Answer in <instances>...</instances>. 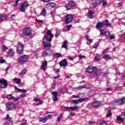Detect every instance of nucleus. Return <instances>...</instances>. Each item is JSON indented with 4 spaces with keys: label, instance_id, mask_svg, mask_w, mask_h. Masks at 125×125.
Wrapping results in <instances>:
<instances>
[{
    "label": "nucleus",
    "instance_id": "obj_49",
    "mask_svg": "<svg viewBox=\"0 0 125 125\" xmlns=\"http://www.w3.org/2000/svg\"><path fill=\"white\" fill-rule=\"evenodd\" d=\"M78 109H80V107H78L77 106L73 107V111H77Z\"/></svg>",
    "mask_w": 125,
    "mask_h": 125
},
{
    "label": "nucleus",
    "instance_id": "obj_41",
    "mask_svg": "<svg viewBox=\"0 0 125 125\" xmlns=\"http://www.w3.org/2000/svg\"><path fill=\"white\" fill-rule=\"evenodd\" d=\"M66 29H67L68 31H70L71 28H72V25L70 24V25H67L66 26Z\"/></svg>",
    "mask_w": 125,
    "mask_h": 125
},
{
    "label": "nucleus",
    "instance_id": "obj_53",
    "mask_svg": "<svg viewBox=\"0 0 125 125\" xmlns=\"http://www.w3.org/2000/svg\"><path fill=\"white\" fill-rule=\"evenodd\" d=\"M67 59H69V60H71V61H73V60H74V58L71 57L70 56L67 57Z\"/></svg>",
    "mask_w": 125,
    "mask_h": 125
},
{
    "label": "nucleus",
    "instance_id": "obj_24",
    "mask_svg": "<svg viewBox=\"0 0 125 125\" xmlns=\"http://www.w3.org/2000/svg\"><path fill=\"white\" fill-rule=\"evenodd\" d=\"M93 12L92 11H89L87 14V17L90 18V19H92L93 18Z\"/></svg>",
    "mask_w": 125,
    "mask_h": 125
},
{
    "label": "nucleus",
    "instance_id": "obj_38",
    "mask_svg": "<svg viewBox=\"0 0 125 125\" xmlns=\"http://www.w3.org/2000/svg\"><path fill=\"white\" fill-rule=\"evenodd\" d=\"M100 32H101V36H104L105 35V30H104V29H101Z\"/></svg>",
    "mask_w": 125,
    "mask_h": 125
},
{
    "label": "nucleus",
    "instance_id": "obj_35",
    "mask_svg": "<svg viewBox=\"0 0 125 125\" xmlns=\"http://www.w3.org/2000/svg\"><path fill=\"white\" fill-rule=\"evenodd\" d=\"M83 88H85V85H83V86H79L75 88V89H83Z\"/></svg>",
    "mask_w": 125,
    "mask_h": 125
},
{
    "label": "nucleus",
    "instance_id": "obj_17",
    "mask_svg": "<svg viewBox=\"0 0 125 125\" xmlns=\"http://www.w3.org/2000/svg\"><path fill=\"white\" fill-rule=\"evenodd\" d=\"M7 98L8 99H12V100H14L15 101H18L19 99H20V97H18L17 98H15L12 96V95H8L7 96Z\"/></svg>",
    "mask_w": 125,
    "mask_h": 125
},
{
    "label": "nucleus",
    "instance_id": "obj_56",
    "mask_svg": "<svg viewBox=\"0 0 125 125\" xmlns=\"http://www.w3.org/2000/svg\"><path fill=\"white\" fill-rule=\"evenodd\" d=\"M43 2H49L51 0H41Z\"/></svg>",
    "mask_w": 125,
    "mask_h": 125
},
{
    "label": "nucleus",
    "instance_id": "obj_64",
    "mask_svg": "<svg viewBox=\"0 0 125 125\" xmlns=\"http://www.w3.org/2000/svg\"><path fill=\"white\" fill-rule=\"evenodd\" d=\"M83 58H84L83 56H79V59H83Z\"/></svg>",
    "mask_w": 125,
    "mask_h": 125
},
{
    "label": "nucleus",
    "instance_id": "obj_52",
    "mask_svg": "<svg viewBox=\"0 0 125 125\" xmlns=\"http://www.w3.org/2000/svg\"><path fill=\"white\" fill-rule=\"evenodd\" d=\"M36 21L38 22L39 23H42V22H43V21L41 20L36 19Z\"/></svg>",
    "mask_w": 125,
    "mask_h": 125
},
{
    "label": "nucleus",
    "instance_id": "obj_45",
    "mask_svg": "<svg viewBox=\"0 0 125 125\" xmlns=\"http://www.w3.org/2000/svg\"><path fill=\"white\" fill-rule=\"evenodd\" d=\"M95 2H96L98 4V3H101L102 2V0H95Z\"/></svg>",
    "mask_w": 125,
    "mask_h": 125
},
{
    "label": "nucleus",
    "instance_id": "obj_51",
    "mask_svg": "<svg viewBox=\"0 0 125 125\" xmlns=\"http://www.w3.org/2000/svg\"><path fill=\"white\" fill-rule=\"evenodd\" d=\"M92 6H93V7H96V6H97V4L96 2H94L93 3Z\"/></svg>",
    "mask_w": 125,
    "mask_h": 125
},
{
    "label": "nucleus",
    "instance_id": "obj_15",
    "mask_svg": "<svg viewBox=\"0 0 125 125\" xmlns=\"http://www.w3.org/2000/svg\"><path fill=\"white\" fill-rule=\"evenodd\" d=\"M101 105H102V104L99 101H95L92 103V106L95 107L96 108L100 107Z\"/></svg>",
    "mask_w": 125,
    "mask_h": 125
},
{
    "label": "nucleus",
    "instance_id": "obj_50",
    "mask_svg": "<svg viewBox=\"0 0 125 125\" xmlns=\"http://www.w3.org/2000/svg\"><path fill=\"white\" fill-rule=\"evenodd\" d=\"M63 117V114H61L60 117H59L58 118H57V121L58 122H59V121H60V120H61V118H62Z\"/></svg>",
    "mask_w": 125,
    "mask_h": 125
},
{
    "label": "nucleus",
    "instance_id": "obj_13",
    "mask_svg": "<svg viewBox=\"0 0 125 125\" xmlns=\"http://www.w3.org/2000/svg\"><path fill=\"white\" fill-rule=\"evenodd\" d=\"M47 31V35L45 36L44 37H47V38H49L50 36V41H52V38H54V35L51 33V31L50 30L46 29Z\"/></svg>",
    "mask_w": 125,
    "mask_h": 125
},
{
    "label": "nucleus",
    "instance_id": "obj_33",
    "mask_svg": "<svg viewBox=\"0 0 125 125\" xmlns=\"http://www.w3.org/2000/svg\"><path fill=\"white\" fill-rule=\"evenodd\" d=\"M14 88L15 89H17L18 91H21L22 92H27V90H26L25 89H21L17 88V87L16 86H15Z\"/></svg>",
    "mask_w": 125,
    "mask_h": 125
},
{
    "label": "nucleus",
    "instance_id": "obj_23",
    "mask_svg": "<svg viewBox=\"0 0 125 125\" xmlns=\"http://www.w3.org/2000/svg\"><path fill=\"white\" fill-rule=\"evenodd\" d=\"M103 26H104V25L103 24V22L100 21L99 23H97L96 28L98 30H100V28H102V27H103Z\"/></svg>",
    "mask_w": 125,
    "mask_h": 125
},
{
    "label": "nucleus",
    "instance_id": "obj_54",
    "mask_svg": "<svg viewBox=\"0 0 125 125\" xmlns=\"http://www.w3.org/2000/svg\"><path fill=\"white\" fill-rule=\"evenodd\" d=\"M109 38L110 40H114V39H115V36L113 35H110Z\"/></svg>",
    "mask_w": 125,
    "mask_h": 125
},
{
    "label": "nucleus",
    "instance_id": "obj_40",
    "mask_svg": "<svg viewBox=\"0 0 125 125\" xmlns=\"http://www.w3.org/2000/svg\"><path fill=\"white\" fill-rule=\"evenodd\" d=\"M104 35H105V37H106V38H110V32H105V33L104 34Z\"/></svg>",
    "mask_w": 125,
    "mask_h": 125
},
{
    "label": "nucleus",
    "instance_id": "obj_34",
    "mask_svg": "<svg viewBox=\"0 0 125 125\" xmlns=\"http://www.w3.org/2000/svg\"><path fill=\"white\" fill-rule=\"evenodd\" d=\"M111 116H112V112H111V110H108L107 111V114L106 115V117H107V118H110Z\"/></svg>",
    "mask_w": 125,
    "mask_h": 125
},
{
    "label": "nucleus",
    "instance_id": "obj_11",
    "mask_svg": "<svg viewBox=\"0 0 125 125\" xmlns=\"http://www.w3.org/2000/svg\"><path fill=\"white\" fill-rule=\"evenodd\" d=\"M0 83H1V88H6L8 84L7 81L4 79L0 80Z\"/></svg>",
    "mask_w": 125,
    "mask_h": 125
},
{
    "label": "nucleus",
    "instance_id": "obj_36",
    "mask_svg": "<svg viewBox=\"0 0 125 125\" xmlns=\"http://www.w3.org/2000/svg\"><path fill=\"white\" fill-rule=\"evenodd\" d=\"M85 38L86 40H87V41L88 42H90V43H91L92 42V39H89L88 38V36H87V35L85 36Z\"/></svg>",
    "mask_w": 125,
    "mask_h": 125
},
{
    "label": "nucleus",
    "instance_id": "obj_44",
    "mask_svg": "<svg viewBox=\"0 0 125 125\" xmlns=\"http://www.w3.org/2000/svg\"><path fill=\"white\" fill-rule=\"evenodd\" d=\"M50 14L52 17L54 16V15H55L56 14V12L55 11H52V12H51Z\"/></svg>",
    "mask_w": 125,
    "mask_h": 125
},
{
    "label": "nucleus",
    "instance_id": "obj_27",
    "mask_svg": "<svg viewBox=\"0 0 125 125\" xmlns=\"http://www.w3.org/2000/svg\"><path fill=\"white\" fill-rule=\"evenodd\" d=\"M40 15L44 17L46 16V10H45V9L43 8L42 10Z\"/></svg>",
    "mask_w": 125,
    "mask_h": 125
},
{
    "label": "nucleus",
    "instance_id": "obj_28",
    "mask_svg": "<svg viewBox=\"0 0 125 125\" xmlns=\"http://www.w3.org/2000/svg\"><path fill=\"white\" fill-rule=\"evenodd\" d=\"M112 58L111 57H110V55L107 54V55H105L103 57V59H104L105 60H110Z\"/></svg>",
    "mask_w": 125,
    "mask_h": 125
},
{
    "label": "nucleus",
    "instance_id": "obj_12",
    "mask_svg": "<svg viewBox=\"0 0 125 125\" xmlns=\"http://www.w3.org/2000/svg\"><path fill=\"white\" fill-rule=\"evenodd\" d=\"M96 70V67L92 66H89L86 69V72L87 73H94L95 72V70Z\"/></svg>",
    "mask_w": 125,
    "mask_h": 125
},
{
    "label": "nucleus",
    "instance_id": "obj_22",
    "mask_svg": "<svg viewBox=\"0 0 125 125\" xmlns=\"http://www.w3.org/2000/svg\"><path fill=\"white\" fill-rule=\"evenodd\" d=\"M103 24H104V26H106V27H112V24L109 22V21L108 20H105L103 22Z\"/></svg>",
    "mask_w": 125,
    "mask_h": 125
},
{
    "label": "nucleus",
    "instance_id": "obj_39",
    "mask_svg": "<svg viewBox=\"0 0 125 125\" xmlns=\"http://www.w3.org/2000/svg\"><path fill=\"white\" fill-rule=\"evenodd\" d=\"M55 55L57 58H59L62 56V54L59 53H56Z\"/></svg>",
    "mask_w": 125,
    "mask_h": 125
},
{
    "label": "nucleus",
    "instance_id": "obj_6",
    "mask_svg": "<svg viewBox=\"0 0 125 125\" xmlns=\"http://www.w3.org/2000/svg\"><path fill=\"white\" fill-rule=\"evenodd\" d=\"M53 52V51L51 49H48L46 50L45 51L42 53V57H46V56H50V55L52 54Z\"/></svg>",
    "mask_w": 125,
    "mask_h": 125
},
{
    "label": "nucleus",
    "instance_id": "obj_58",
    "mask_svg": "<svg viewBox=\"0 0 125 125\" xmlns=\"http://www.w3.org/2000/svg\"><path fill=\"white\" fill-rule=\"evenodd\" d=\"M4 62H5V60H3V59H1L0 60V63H4Z\"/></svg>",
    "mask_w": 125,
    "mask_h": 125
},
{
    "label": "nucleus",
    "instance_id": "obj_61",
    "mask_svg": "<svg viewBox=\"0 0 125 125\" xmlns=\"http://www.w3.org/2000/svg\"><path fill=\"white\" fill-rule=\"evenodd\" d=\"M9 69H10V67L8 66V67L5 69V71L6 72H7V71H8V70H9Z\"/></svg>",
    "mask_w": 125,
    "mask_h": 125
},
{
    "label": "nucleus",
    "instance_id": "obj_48",
    "mask_svg": "<svg viewBox=\"0 0 125 125\" xmlns=\"http://www.w3.org/2000/svg\"><path fill=\"white\" fill-rule=\"evenodd\" d=\"M108 125V123H107L106 122V121H103V122L101 123V125Z\"/></svg>",
    "mask_w": 125,
    "mask_h": 125
},
{
    "label": "nucleus",
    "instance_id": "obj_21",
    "mask_svg": "<svg viewBox=\"0 0 125 125\" xmlns=\"http://www.w3.org/2000/svg\"><path fill=\"white\" fill-rule=\"evenodd\" d=\"M7 17L6 15L4 14H0V22H2L6 20Z\"/></svg>",
    "mask_w": 125,
    "mask_h": 125
},
{
    "label": "nucleus",
    "instance_id": "obj_57",
    "mask_svg": "<svg viewBox=\"0 0 125 125\" xmlns=\"http://www.w3.org/2000/svg\"><path fill=\"white\" fill-rule=\"evenodd\" d=\"M73 98H80V96L79 95H73Z\"/></svg>",
    "mask_w": 125,
    "mask_h": 125
},
{
    "label": "nucleus",
    "instance_id": "obj_9",
    "mask_svg": "<svg viewBox=\"0 0 125 125\" xmlns=\"http://www.w3.org/2000/svg\"><path fill=\"white\" fill-rule=\"evenodd\" d=\"M28 6H29V3L25 1L22 3L20 9L21 12H25L26 9L28 8Z\"/></svg>",
    "mask_w": 125,
    "mask_h": 125
},
{
    "label": "nucleus",
    "instance_id": "obj_26",
    "mask_svg": "<svg viewBox=\"0 0 125 125\" xmlns=\"http://www.w3.org/2000/svg\"><path fill=\"white\" fill-rule=\"evenodd\" d=\"M13 82H16V83L17 84H20V83H21V79L15 78L13 79Z\"/></svg>",
    "mask_w": 125,
    "mask_h": 125
},
{
    "label": "nucleus",
    "instance_id": "obj_59",
    "mask_svg": "<svg viewBox=\"0 0 125 125\" xmlns=\"http://www.w3.org/2000/svg\"><path fill=\"white\" fill-rule=\"evenodd\" d=\"M94 48H97L98 47V44H96L93 46Z\"/></svg>",
    "mask_w": 125,
    "mask_h": 125
},
{
    "label": "nucleus",
    "instance_id": "obj_60",
    "mask_svg": "<svg viewBox=\"0 0 125 125\" xmlns=\"http://www.w3.org/2000/svg\"><path fill=\"white\" fill-rule=\"evenodd\" d=\"M2 47H3V48H4V50H6V49H8V48L7 47H6V46L4 45H3L2 46Z\"/></svg>",
    "mask_w": 125,
    "mask_h": 125
},
{
    "label": "nucleus",
    "instance_id": "obj_32",
    "mask_svg": "<svg viewBox=\"0 0 125 125\" xmlns=\"http://www.w3.org/2000/svg\"><path fill=\"white\" fill-rule=\"evenodd\" d=\"M47 119H46V118L45 117V118H40V119H39V122H40V123H46V121H47Z\"/></svg>",
    "mask_w": 125,
    "mask_h": 125
},
{
    "label": "nucleus",
    "instance_id": "obj_10",
    "mask_svg": "<svg viewBox=\"0 0 125 125\" xmlns=\"http://www.w3.org/2000/svg\"><path fill=\"white\" fill-rule=\"evenodd\" d=\"M125 103V97H122L118 101H116L114 104L115 105H123Z\"/></svg>",
    "mask_w": 125,
    "mask_h": 125
},
{
    "label": "nucleus",
    "instance_id": "obj_37",
    "mask_svg": "<svg viewBox=\"0 0 125 125\" xmlns=\"http://www.w3.org/2000/svg\"><path fill=\"white\" fill-rule=\"evenodd\" d=\"M6 121H8V122H11V118L9 117V115L7 114L6 115V117L5 118Z\"/></svg>",
    "mask_w": 125,
    "mask_h": 125
},
{
    "label": "nucleus",
    "instance_id": "obj_18",
    "mask_svg": "<svg viewBox=\"0 0 125 125\" xmlns=\"http://www.w3.org/2000/svg\"><path fill=\"white\" fill-rule=\"evenodd\" d=\"M93 74L97 78H98L100 77V76H101V74H102V72L100 70L96 68V70H95V71H94Z\"/></svg>",
    "mask_w": 125,
    "mask_h": 125
},
{
    "label": "nucleus",
    "instance_id": "obj_46",
    "mask_svg": "<svg viewBox=\"0 0 125 125\" xmlns=\"http://www.w3.org/2000/svg\"><path fill=\"white\" fill-rule=\"evenodd\" d=\"M60 35V31H57L56 35L55 36V38H57Z\"/></svg>",
    "mask_w": 125,
    "mask_h": 125
},
{
    "label": "nucleus",
    "instance_id": "obj_5",
    "mask_svg": "<svg viewBox=\"0 0 125 125\" xmlns=\"http://www.w3.org/2000/svg\"><path fill=\"white\" fill-rule=\"evenodd\" d=\"M75 6V2L71 1L69 2L68 3L65 4L64 7L66 8V10H71L72 7Z\"/></svg>",
    "mask_w": 125,
    "mask_h": 125
},
{
    "label": "nucleus",
    "instance_id": "obj_30",
    "mask_svg": "<svg viewBox=\"0 0 125 125\" xmlns=\"http://www.w3.org/2000/svg\"><path fill=\"white\" fill-rule=\"evenodd\" d=\"M62 47L63 48H67V47H68V42L65 41L63 42V44L62 46Z\"/></svg>",
    "mask_w": 125,
    "mask_h": 125
},
{
    "label": "nucleus",
    "instance_id": "obj_29",
    "mask_svg": "<svg viewBox=\"0 0 125 125\" xmlns=\"http://www.w3.org/2000/svg\"><path fill=\"white\" fill-rule=\"evenodd\" d=\"M53 6H54V3H49L46 4V8H49V7L52 8Z\"/></svg>",
    "mask_w": 125,
    "mask_h": 125
},
{
    "label": "nucleus",
    "instance_id": "obj_43",
    "mask_svg": "<svg viewBox=\"0 0 125 125\" xmlns=\"http://www.w3.org/2000/svg\"><path fill=\"white\" fill-rule=\"evenodd\" d=\"M27 72V70L26 69H24L21 73V75H25L26 74V72Z\"/></svg>",
    "mask_w": 125,
    "mask_h": 125
},
{
    "label": "nucleus",
    "instance_id": "obj_16",
    "mask_svg": "<svg viewBox=\"0 0 125 125\" xmlns=\"http://www.w3.org/2000/svg\"><path fill=\"white\" fill-rule=\"evenodd\" d=\"M59 64L60 67H66V66H68V62H67V60L66 59L62 60Z\"/></svg>",
    "mask_w": 125,
    "mask_h": 125
},
{
    "label": "nucleus",
    "instance_id": "obj_3",
    "mask_svg": "<svg viewBox=\"0 0 125 125\" xmlns=\"http://www.w3.org/2000/svg\"><path fill=\"white\" fill-rule=\"evenodd\" d=\"M6 110L7 111H13L16 109V106L15 104L11 102H8L6 105Z\"/></svg>",
    "mask_w": 125,
    "mask_h": 125
},
{
    "label": "nucleus",
    "instance_id": "obj_19",
    "mask_svg": "<svg viewBox=\"0 0 125 125\" xmlns=\"http://www.w3.org/2000/svg\"><path fill=\"white\" fill-rule=\"evenodd\" d=\"M52 99L53 101H57L58 100V99H57V95H58V93L56 91H54L52 93Z\"/></svg>",
    "mask_w": 125,
    "mask_h": 125
},
{
    "label": "nucleus",
    "instance_id": "obj_55",
    "mask_svg": "<svg viewBox=\"0 0 125 125\" xmlns=\"http://www.w3.org/2000/svg\"><path fill=\"white\" fill-rule=\"evenodd\" d=\"M106 4H107V2L105 1H103V6H104V5H106Z\"/></svg>",
    "mask_w": 125,
    "mask_h": 125
},
{
    "label": "nucleus",
    "instance_id": "obj_63",
    "mask_svg": "<svg viewBox=\"0 0 125 125\" xmlns=\"http://www.w3.org/2000/svg\"><path fill=\"white\" fill-rule=\"evenodd\" d=\"M20 0H16L15 1L16 3V5H17V4H18V2H19Z\"/></svg>",
    "mask_w": 125,
    "mask_h": 125
},
{
    "label": "nucleus",
    "instance_id": "obj_42",
    "mask_svg": "<svg viewBox=\"0 0 125 125\" xmlns=\"http://www.w3.org/2000/svg\"><path fill=\"white\" fill-rule=\"evenodd\" d=\"M117 120L120 121V122H124V119L121 118L120 116H117Z\"/></svg>",
    "mask_w": 125,
    "mask_h": 125
},
{
    "label": "nucleus",
    "instance_id": "obj_20",
    "mask_svg": "<svg viewBox=\"0 0 125 125\" xmlns=\"http://www.w3.org/2000/svg\"><path fill=\"white\" fill-rule=\"evenodd\" d=\"M41 68L43 71H45V70H46L47 68V61H45L42 63Z\"/></svg>",
    "mask_w": 125,
    "mask_h": 125
},
{
    "label": "nucleus",
    "instance_id": "obj_62",
    "mask_svg": "<svg viewBox=\"0 0 125 125\" xmlns=\"http://www.w3.org/2000/svg\"><path fill=\"white\" fill-rule=\"evenodd\" d=\"M93 124H95V123L93 121L89 122V125H93Z\"/></svg>",
    "mask_w": 125,
    "mask_h": 125
},
{
    "label": "nucleus",
    "instance_id": "obj_31",
    "mask_svg": "<svg viewBox=\"0 0 125 125\" xmlns=\"http://www.w3.org/2000/svg\"><path fill=\"white\" fill-rule=\"evenodd\" d=\"M101 59V56L99 54H97L94 59V61H96V62L99 61V60H100Z\"/></svg>",
    "mask_w": 125,
    "mask_h": 125
},
{
    "label": "nucleus",
    "instance_id": "obj_8",
    "mask_svg": "<svg viewBox=\"0 0 125 125\" xmlns=\"http://www.w3.org/2000/svg\"><path fill=\"white\" fill-rule=\"evenodd\" d=\"M73 18H74L73 15H67L65 19H64L65 23L69 24V23H71L73 21Z\"/></svg>",
    "mask_w": 125,
    "mask_h": 125
},
{
    "label": "nucleus",
    "instance_id": "obj_4",
    "mask_svg": "<svg viewBox=\"0 0 125 125\" xmlns=\"http://www.w3.org/2000/svg\"><path fill=\"white\" fill-rule=\"evenodd\" d=\"M32 29H31V28H25L23 29V35L24 36H23L24 38L25 39H27V37H29V36H31L32 35Z\"/></svg>",
    "mask_w": 125,
    "mask_h": 125
},
{
    "label": "nucleus",
    "instance_id": "obj_1",
    "mask_svg": "<svg viewBox=\"0 0 125 125\" xmlns=\"http://www.w3.org/2000/svg\"><path fill=\"white\" fill-rule=\"evenodd\" d=\"M52 41H50V38L48 39V37H44L43 40V44L44 48H50Z\"/></svg>",
    "mask_w": 125,
    "mask_h": 125
},
{
    "label": "nucleus",
    "instance_id": "obj_2",
    "mask_svg": "<svg viewBox=\"0 0 125 125\" xmlns=\"http://www.w3.org/2000/svg\"><path fill=\"white\" fill-rule=\"evenodd\" d=\"M28 59H29V56L26 55H21L19 59L18 62L21 65H23V64H25L26 62L28 61Z\"/></svg>",
    "mask_w": 125,
    "mask_h": 125
},
{
    "label": "nucleus",
    "instance_id": "obj_47",
    "mask_svg": "<svg viewBox=\"0 0 125 125\" xmlns=\"http://www.w3.org/2000/svg\"><path fill=\"white\" fill-rule=\"evenodd\" d=\"M51 117H52V115L51 114H49L48 116H47L46 117H45V118H46V119L47 120L49 119H50V118H51Z\"/></svg>",
    "mask_w": 125,
    "mask_h": 125
},
{
    "label": "nucleus",
    "instance_id": "obj_14",
    "mask_svg": "<svg viewBox=\"0 0 125 125\" xmlns=\"http://www.w3.org/2000/svg\"><path fill=\"white\" fill-rule=\"evenodd\" d=\"M85 100H87V98H80L78 100H72V102L74 103V104H79V103L83 102V101H85Z\"/></svg>",
    "mask_w": 125,
    "mask_h": 125
},
{
    "label": "nucleus",
    "instance_id": "obj_7",
    "mask_svg": "<svg viewBox=\"0 0 125 125\" xmlns=\"http://www.w3.org/2000/svg\"><path fill=\"white\" fill-rule=\"evenodd\" d=\"M24 45L22 43H18L17 49L20 54H23V50H24Z\"/></svg>",
    "mask_w": 125,
    "mask_h": 125
},
{
    "label": "nucleus",
    "instance_id": "obj_25",
    "mask_svg": "<svg viewBox=\"0 0 125 125\" xmlns=\"http://www.w3.org/2000/svg\"><path fill=\"white\" fill-rule=\"evenodd\" d=\"M8 56H9V57H13V56H14V51L13 50L11 49L9 50L8 53Z\"/></svg>",
    "mask_w": 125,
    "mask_h": 125
}]
</instances>
